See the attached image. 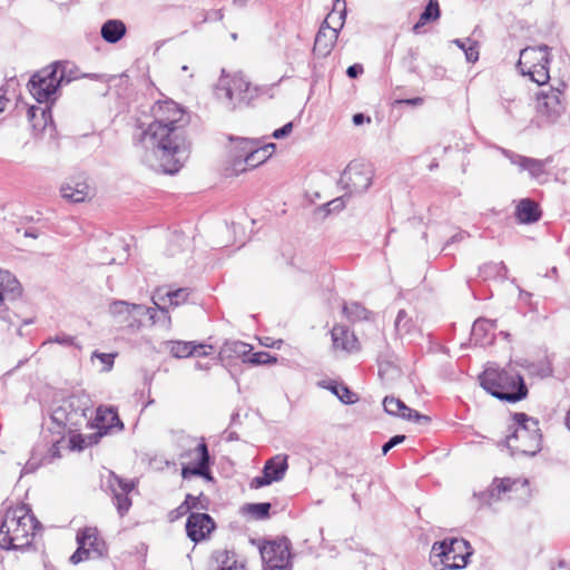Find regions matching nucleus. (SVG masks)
<instances>
[{
  "label": "nucleus",
  "mask_w": 570,
  "mask_h": 570,
  "mask_svg": "<svg viewBox=\"0 0 570 570\" xmlns=\"http://www.w3.org/2000/svg\"><path fill=\"white\" fill-rule=\"evenodd\" d=\"M562 92L559 89H550L548 92L538 94V112L548 121H556L566 109L561 99Z\"/></svg>",
  "instance_id": "obj_14"
},
{
  "label": "nucleus",
  "mask_w": 570,
  "mask_h": 570,
  "mask_svg": "<svg viewBox=\"0 0 570 570\" xmlns=\"http://www.w3.org/2000/svg\"><path fill=\"white\" fill-rule=\"evenodd\" d=\"M127 32L124 21L118 19L107 20L100 29L101 38L108 43H117Z\"/></svg>",
  "instance_id": "obj_29"
},
{
  "label": "nucleus",
  "mask_w": 570,
  "mask_h": 570,
  "mask_svg": "<svg viewBox=\"0 0 570 570\" xmlns=\"http://www.w3.org/2000/svg\"><path fill=\"white\" fill-rule=\"evenodd\" d=\"M373 170L370 165L351 163L341 176V183L350 194H362L372 185Z\"/></svg>",
  "instance_id": "obj_10"
},
{
  "label": "nucleus",
  "mask_w": 570,
  "mask_h": 570,
  "mask_svg": "<svg viewBox=\"0 0 570 570\" xmlns=\"http://www.w3.org/2000/svg\"><path fill=\"white\" fill-rule=\"evenodd\" d=\"M252 351V346L240 341H227L220 348L219 355L224 357L246 356Z\"/></svg>",
  "instance_id": "obj_36"
},
{
  "label": "nucleus",
  "mask_w": 570,
  "mask_h": 570,
  "mask_svg": "<svg viewBox=\"0 0 570 570\" xmlns=\"http://www.w3.org/2000/svg\"><path fill=\"white\" fill-rule=\"evenodd\" d=\"M515 217L522 224H532L540 219L541 210L534 200L523 198L517 205Z\"/></svg>",
  "instance_id": "obj_25"
},
{
  "label": "nucleus",
  "mask_w": 570,
  "mask_h": 570,
  "mask_svg": "<svg viewBox=\"0 0 570 570\" xmlns=\"http://www.w3.org/2000/svg\"><path fill=\"white\" fill-rule=\"evenodd\" d=\"M403 102L407 104V105L416 106V105H421L423 102V99L421 97H415L412 99H405V100H403Z\"/></svg>",
  "instance_id": "obj_58"
},
{
  "label": "nucleus",
  "mask_w": 570,
  "mask_h": 570,
  "mask_svg": "<svg viewBox=\"0 0 570 570\" xmlns=\"http://www.w3.org/2000/svg\"><path fill=\"white\" fill-rule=\"evenodd\" d=\"M106 483L111 492L112 502L117 508L118 514L124 517L132 504L129 493L135 489V482L132 480H125L115 472L109 471Z\"/></svg>",
  "instance_id": "obj_12"
},
{
  "label": "nucleus",
  "mask_w": 570,
  "mask_h": 570,
  "mask_svg": "<svg viewBox=\"0 0 570 570\" xmlns=\"http://www.w3.org/2000/svg\"><path fill=\"white\" fill-rule=\"evenodd\" d=\"M24 236L37 238L38 234L35 230L29 229V230H26Z\"/></svg>",
  "instance_id": "obj_61"
},
{
  "label": "nucleus",
  "mask_w": 570,
  "mask_h": 570,
  "mask_svg": "<svg viewBox=\"0 0 570 570\" xmlns=\"http://www.w3.org/2000/svg\"><path fill=\"white\" fill-rule=\"evenodd\" d=\"M96 426L98 432L95 434V442L115 428L119 431L124 429V424L120 421L117 411L112 407H98L96 414Z\"/></svg>",
  "instance_id": "obj_17"
},
{
  "label": "nucleus",
  "mask_w": 570,
  "mask_h": 570,
  "mask_svg": "<svg viewBox=\"0 0 570 570\" xmlns=\"http://www.w3.org/2000/svg\"><path fill=\"white\" fill-rule=\"evenodd\" d=\"M154 121L139 135L142 160L165 174H176L189 156V144L179 122L183 109L173 100L158 101L153 107Z\"/></svg>",
  "instance_id": "obj_1"
},
{
  "label": "nucleus",
  "mask_w": 570,
  "mask_h": 570,
  "mask_svg": "<svg viewBox=\"0 0 570 570\" xmlns=\"http://www.w3.org/2000/svg\"><path fill=\"white\" fill-rule=\"evenodd\" d=\"M472 554L473 548L468 540L450 538L433 543L430 559L435 567L438 564L436 559H439L442 564L441 570H459L468 564Z\"/></svg>",
  "instance_id": "obj_5"
},
{
  "label": "nucleus",
  "mask_w": 570,
  "mask_h": 570,
  "mask_svg": "<svg viewBox=\"0 0 570 570\" xmlns=\"http://www.w3.org/2000/svg\"><path fill=\"white\" fill-rule=\"evenodd\" d=\"M453 42L464 51V49L468 47V45L471 42V40L468 38L465 40L455 39Z\"/></svg>",
  "instance_id": "obj_56"
},
{
  "label": "nucleus",
  "mask_w": 570,
  "mask_h": 570,
  "mask_svg": "<svg viewBox=\"0 0 570 570\" xmlns=\"http://www.w3.org/2000/svg\"><path fill=\"white\" fill-rule=\"evenodd\" d=\"M189 511H190L189 505L185 499L184 502L171 512V514L175 513L174 518H179L181 515L187 514Z\"/></svg>",
  "instance_id": "obj_51"
},
{
  "label": "nucleus",
  "mask_w": 570,
  "mask_h": 570,
  "mask_svg": "<svg viewBox=\"0 0 570 570\" xmlns=\"http://www.w3.org/2000/svg\"><path fill=\"white\" fill-rule=\"evenodd\" d=\"M66 76V66L56 62L52 66L35 73L28 82L30 94L38 102L48 101L62 82H70Z\"/></svg>",
  "instance_id": "obj_7"
},
{
  "label": "nucleus",
  "mask_w": 570,
  "mask_h": 570,
  "mask_svg": "<svg viewBox=\"0 0 570 570\" xmlns=\"http://www.w3.org/2000/svg\"><path fill=\"white\" fill-rule=\"evenodd\" d=\"M60 193L62 198L72 203H82L91 198V188L86 180L80 178H71L65 183Z\"/></svg>",
  "instance_id": "obj_18"
},
{
  "label": "nucleus",
  "mask_w": 570,
  "mask_h": 570,
  "mask_svg": "<svg viewBox=\"0 0 570 570\" xmlns=\"http://www.w3.org/2000/svg\"><path fill=\"white\" fill-rule=\"evenodd\" d=\"M320 385L331 391L342 403L354 404L358 401L356 393L352 392L345 384L336 381H322Z\"/></svg>",
  "instance_id": "obj_31"
},
{
  "label": "nucleus",
  "mask_w": 570,
  "mask_h": 570,
  "mask_svg": "<svg viewBox=\"0 0 570 570\" xmlns=\"http://www.w3.org/2000/svg\"><path fill=\"white\" fill-rule=\"evenodd\" d=\"M189 296L188 288H178L175 291H168L165 296H161L159 293L156 295L158 301L166 302V298L169 302L170 306L177 307L185 303Z\"/></svg>",
  "instance_id": "obj_37"
},
{
  "label": "nucleus",
  "mask_w": 570,
  "mask_h": 570,
  "mask_svg": "<svg viewBox=\"0 0 570 570\" xmlns=\"http://www.w3.org/2000/svg\"><path fill=\"white\" fill-rule=\"evenodd\" d=\"M464 237H465V233H463V232L458 233L450 238V240L446 243V246L450 245L451 243L460 242V240L464 239Z\"/></svg>",
  "instance_id": "obj_57"
},
{
  "label": "nucleus",
  "mask_w": 570,
  "mask_h": 570,
  "mask_svg": "<svg viewBox=\"0 0 570 570\" xmlns=\"http://www.w3.org/2000/svg\"><path fill=\"white\" fill-rule=\"evenodd\" d=\"M215 528L214 519L207 513L191 512L186 521L187 537L195 543L205 540Z\"/></svg>",
  "instance_id": "obj_15"
},
{
  "label": "nucleus",
  "mask_w": 570,
  "mask_h": 570,
  "mask_svg": "<svg viewBox=\"0 0 570 570\" xmlns=\"http://www.w3.org/2000/svg\"><path fill=\"white\" fill-rule=\"evenodd\" d=\"M230 141L235 142L233 147V168L235 171H244L246 167H244V158L248 155V146L244 144V141H254L253 139L247 138H229Z\"/></svg>",
  "instance_id": "obj_33"
},
{
  "label": "nucleus",
  "mask_w": 570,
  "mask_h": 570,
  "mask_svg": "<svg viewBox=\"0 0 570 570\" xmlns=\"http://www.w3.org/2000/svg\"><path fill=\"white\" fill-rule=\"evenodd\" d=\"M271 503L261 502V503H249L244 510L252 514L257 520L266 519L269 515Z\"/></svg>",
  "instance_id": "obj_40"
},
{
  "label": "nucleus",
  "mask_w": 570,
  "mask_h": 570,
  "mask_svg": "<svg viewBox=\"0 0 570 570\" xmlns=\"http://www.w3.org/2000/svg\"><path fill=\"white\" fill-rule=\"evenodd\" d=\"M502 154L510 160L512 165H515L520 170H527L531 177H539L544 171V161L535 158L525 157L515 154L508 149H501Z\"/></svg>",
  "instance_id": "obj_20"
},
{
  "label": "nucleus",
  "mask_w": 570,
  "mask_h": 570,
  "mask_svg": "<svg viewBox=\"0 0 570 570\" xmlns=\"http://www.w3.org/2000/svg\"><path fill=\"white\" fill-rule=\"evenodd\" d=\"M333 346L344 351H353L356 347L357 340L353 333L344 325H336L332 332Z\"/></svg>",
  "instance_id": "obj_28"
},
{
  "label": "nucleus",
  "mask_w": 570,
  "mask_h": 570,
  "mask_svg": "<svg viewBox=\"0 0 570 570\" xmlns=\"http://www.w3.org/2000/svg\"><path fill=\"white\" fill-rule=\"evenodd\" d=\"M185 499L189 505L190 511L193 509L207 510L209 508V499L204 495V493H200L199 495L187 494Z\"/></svg>",
  "instance_id": "obj_41"
},
{
  "label": "nucleus",
  "mask_w": 570,
  "mask_h": 570,
  "mask_svg": "<svg viewBox=\"0 0 570 570\" xmlns=\"http://www.w3.org/2000/svg\"><path fill=\"white\" fill-rule=\"evenodd\" d=\"M495 328V321L487 318H479L473 323L471 330V341L475 345L487 346L493 343V330Z\"/></svg>",
  "instance_id": "obj_22"
},
{
  "label": "nucleus",
  "mask_w": 570,
  "mask_h": 570,
  "mask_svg": "<svg viewBox=\"0 0 570 570\" xmlns=\"http://www.w3.org/2000/svg\"><path fill=\"white\" fill-rule=\"evenodd\" d=\"M293 130V122H287L283 127L275 129L272 134L273 138L282 139L287 137Z\"/></svg>",
  "instance_id": "obj_48"
},
{
  "label": "nucleus",
  "mask_w": 570,
  "mask_h": 570,
  "mask_svg": "<svg viewBox=\"0 0 570 570\" xmlns=\"http://www.w3.org/2000/svg\"><path fill=\"white\" fill-rule=\"evenodd\" d=\"M395 332L400 337H413L420 330L414 318L405 309H400L394 321Z\"/></svg>",
  "instance_id": "obj_27"
},
{
  "label": "nucleus",
  "mask_w": 570,
  "mask_h": 570,
  "mask_svg": "<svg viewBox=\"0 0 570 570\" xmlns=\"http://www.w3.org/2000/svg\"><path fill=\"white\" fill-rule=\"evenodd\" d=\"M558 568L561 569V570H566L567 569V563L563 560H561L558 563Z\"/></svg>",
  "instance_id": "obj_63"
},
{
  "label": "nucleus",
  "mask_w": 570,
  "mask_h": 570,
  "mask_svg": "<svg viewBox=\"0 0 570 570\" xmlns=\"http://www.w3.org/2000/svg\"><path fill=\"white\" fill-rule=\"evenodd\" d=\"M343 312L352 322L368 320L371 314L370 311H367L364 306L356 302L345 304L343 306Z\"/></svg>",
  "instance_id": "obj_38"
},
{
  "label": "nucleus",
  "mask_w": 570,
  "mask_h": 570,
  "mask_svg": "<svg viewBox=\"0 0 570 570\" xmlns=\"http://www.w3.org/2000/svg\"><path fill=\"white\" fill-rule=\"evenodd\" d=\"M212 561L210 570H243V564L237 562L234 551L217 550L213 553Z\"/></svg>",
  "instance_id": "obj_30"
},
{
  "label": "nucleus",
  "mask_w": 570,
  "mask_h": 570,
  "mask_svg": "<svg viewBox=\"0 0 570 570\" xmlns=\"http://www.w3.org/2000/svg\"><path fill=\"white\" fill-rule=\"evenodd\" d=\"M288 469L287 455L277 454L265 462L263 475L252 480V488L258 489L283 480Z\"/></svg>",
  "instance_id": "obj_13"
},
{
  "label": "nucleus",
  "mask_w": 570,
  "mask_h": 570,
  "mask_svg": "<svg viewBox=\"0 0 570 570\" xmlns=\"http://www.w3.org/2000/svg\"><path fill=\"white\" fill-rule=\"evenodd\" d=\"M39 110L40 109L37 108V107L28 108L27 115H28L29 120H32L36 117V112L39 111Z\"/></svg>",
  "instance_id": "obj_60"
},
{
  "label": "nucleus",
  "mask_w": 570,
  "mask_h": 570,
  "mask_svg": "<svg viewBox=\"0 0 570 570\" xmlns=\"http://www.w3.org/2000/svg\"><path fill=\"white\" fill-rule=\"evenodd\" d=\"M39 466H40V462H39V461H36V460H33V459H30V460L24 464V466L22 468L21 476H22L23 474H28V473H32V472H35Z\"/></svg>",
  "instance_id": "obj_50"
},
{
  "label": "nucleus",
  "mask_w": 570,
  "mask_h": 570,
  "mask_svg": "<svg viewBox=\"0 0 570 570\" xmlns=\"http://www.w3.org/2000/svg\"><path fill=\"white\" fill-rule=\"evenodd\" d=\"M513 421L514 424L510 426L512 432L504 440L511 455H535L541 450L542 443L539 421L525 413H515Z\"/></svg>",
  "instance_id": "obj_4"
},
{
  "label": "nucleus",
  "mask_w": 570,
  "mask_h": 570,
  "mask_svg": "<svg viewBox=\"0 0 570 570\" xmlns=\"http://www.w3.org/2000/svg\"><path fill=\"white\" fill-rule=\"evenodd\" d=\"M441 11L438 0H429L424 10L420 14L419 21L413 26L412 30L414 33H421V28L430 22L435 21L440 18Z\"/></svg>",
  "instance_id": "obj_34"
},
{
  "label": "nucleus",
  "mask_w": 570,
  "mask_h": 570,
  "mask_svg": "<svg viewBox=\"0 0 570 570\" xmlns=\"http://www.w3.org/2000/svg\"><path fill=\"white\" fill-rule=\"evenodd\" d=\"M248 146V155L244 158V167L247 168H256L257 166L264 164L273 154L275 149V144H267L264 146H259L258 140L255 141H244Z\"/></svg>",
  "instance_id": "obj_19"
},
{
  "label": "nucleus",
  "mask_w": 570,
  "mask_h": 570,
  "mask_svg": "<svg viewBox=\"0 0 570 570\" xmlns=\"http://www.w3.org/2000/svg\"><path fill=\"white\" fill-rule=\"evenodd\" d=\"M515 481L507 479H494L492 484L480 494V500L484 504L491 505L501 499V494L512 491Z\"/></svg>",
  "instance_id": "obj_23"
},
{
  "label": "nucleus",
  "mask_w": 570,
  "mask_h": 570,
  "mask_svg": "<svg viewBox=\"0 0 570 570\" xmlns=\"http://www.w3.org/2000/svg\"><path fill=\"white\" fill-rule=\"evenodd\" d=\"M198 454V462L195 465H184L181 469V476L184 479H188L191 475L202 476L206 480H213L210 474L209 465H210V455L208 452V446L203 440L195 449Z\"/></svg>",
  "instance_id": "obj_16"
},
{
  "label": "nucleus",
  "mask_w": 570,
  "mask_h": 570,
  "mask_svg": "<svg viewBox=\"0 0 570 570\" xmlns=\"http://www.w3.org/2000/svg\"><path fill=\"white\" fill-rule=\"evenodd\" d=\"M439 167V163L438 161H432L430 165H429V169L430 170H434Z\"/></svg>",
  "instance_id": "obj_62"
},
{
  "label": "nucleus",
  "mask_w": 570,
  "mask_h": 570,
  "mask_svg": "<svg viewBox=\"0 0 570 570\" xmlns=\"http://www.w3.org/2000/svg\"><path fill=\"white\" fill-rule=\"evenodd\" d=\"M404 440H405V435H403V434H396V435L392 436L386 443L383 444L382 453L384 455L387 454V452L390 450H392L394 446L404 442Z\"/></svg>",
  "instance_id": "obj_46"
},
{
  "label": "nucleus",
  "mask_w": 570,
  "mask_h": 570,
  "mask_svg": "<svg viewBox=\"0 0 570 570\" xmlns=\"http://www.w3.org/2000/svg\"><path fill=\"white\" fill-rule=\"evenodd\" d=\"M170 353L174 357L183 358L191 355H207L206 345H196L194 342L173 341L169 342ZM210 350L212 346H208Z\"/></svg>",
  "instance_id": "obj_26"
},
{
  "label": "nucleus",
  "mask_w": 570,
  "mask_h": 570,
  "mask_svg": "<svg viewBox=\"0 0 570 570\" xmlns=\"http://www.w3.org/2000/svg\"><path fill=\"white\" fill-rule=\"evenodd\" d=\"M173 243H176L177 245L181 246L183 244L188 243V239L183 234H175L173 236Z\"/></svg>",
  "instance_id": "obj_54"
},
{
  "label": "nucleus",
  "mask_w": 570,
  "mask_h": 570,
  "mask_svg": "<svg viewBox=\"0 0 570 570\" xmlns=\"http://www.w3.org/2000/svg\"><path fill=\"white\" fill-rule=\"evenodd\" d=\"M340 2L341 0H336L334 3V10H337V21H335V12L332 11L323 21L318 32L316 33L313 51L320 57H326L331 53L338 38V31L344 24L346 6L343 0L342 8H340Z\"/></svg>",
  "instance_id": "obj_8"
},
{
  "label": "nucleus",
  "mask_w": 570,
  "mask_h": 570,
  "mask_svg": "<svg viewBox=\"0 0 570 570\" xmlns=\"http://www.w3.org/2000/svg\"><path fill=\"white\" fill-rule=\"evenodd\" d=\"M52 342L63 346H72L76 344L75 337L67 334H58L55 337L49 338L46 343Z\"/></svg>",
  "instance_id": "obj_44"
},
{
  "label": "nucleus",
  "mask_w": 570,
  "mask_h": 570,
  "mask_svg": "<svg viewBox=\"0 0 570 570\" xmlns=\"http://www.w3.org/2000/svg\"><path fill=\"white\" fill-rule=\"evenodd\" d=\"M154 303L158 307L160 313L164 315V317L166 318V322L169 324L170 323V316L168 315V309L165 306H160L158 304V302H156L155 299H154Z\"/></svg>",
  "instance_id": "obj_55"
},
{
  "label": "nucleus",
  "mask_w": 570,
  "mask_h": 570,
  "mask_svg": "<svg viewBox=\"0 0 570 570\" xmlns=\"http://www.w3.org/2000/svg\"><path fill=\"white\" fill-rule=\"evenodd\" d=\"M479 381L489 394L501 401L515 403L528 395L523 377L512 370L489 367L480 374Z\"/></svg>",
  "instance_id": "obj_3"
},
{
  "label": "nucleus",
  "mask_w": 570,
  "mask_h": 570,
  "mask_svg": "<svg viewBox=\"0 0 570 570\" xmlns=\"http://www.w3.org/2000/svg\"><path fill=\"white\" fill-rule=\"evenodd\" d=\"M40 522L26 504L7 510L0 525V548L24 551L32 544Z\"/></svg>",
  "instance_id": "obj_2"
},
{
  "label": "nucleus",
  "mask_w": 570,
  "mask_h": 570,
  "mask_svg": "<svg viewBox=\"0 0 570 570\" xmlns=\"http://www.w3.org/2000/svg\"><path fill=\"white\" fill-rule=\"evenodd\" d=\"M94 356H96L97 358H99L107 367L106 370L109 371L111 367H112V364H114V357L115 355L114 354H107V353H99V352H95L94 353Z\"/></svg>",
  "instance_id": "obj_49"
},
{
  "label": "nucleus",
  "mask_w": 570,
  "mask_h": 570,
  "mask_svg": "<svg viewBox=\"0 0 570 570\" xmlns=\"http://www.w3.org/2000/svg\"><path fill=\"white\" fill-rule=\"evenodd\" d=\"M550 48L546 45L538 47H528L520 52V59L518 66L520 67L523 75L528 66L541 62L550 56Z\"/></svg>",
  "instance_id": "obj_24"
},
{
  "label": "nucleus",
  "mask_w": 570,
  "mask_h": 570,
  "mask_svg": "<svg viewBox=\"0 0 570 570\" xmlns=\"http://www.w3.org/2000/svg\"><path fill=\"white\" fill-rule=\"evenodd\" d=\"M248 362L254 365H262V364L275 363L276 358L266 352H257V353H253L248 357Z\"/></svg>",
  "instance_id": "obj_42"
},
{
  "label": "nucleus",
  "mask_w": 570,
  "mask_h": 570,
  "mask_svg": "<svg viewBox=\"0 0 570 570\" xmlns=\"http://www.w3.org/2000/svg\"><path fill=\"white\" fill-rule=\"evenodd\" d=\"M109 312L115 316H124L121 321L127 323H130L129 317L132 313H138L140 315L148 313L154 323L156 322V313L154 308H147L140 304H130L126 301H114L109 305Z\"/></svg>",
  "instance_id": "obj_21"
},
{
  "label": "nucleus",
  "mask_w": 570,
  "mask_h": 570,
  "mask_svg": "<svg viewBox=\"0 0 570 570\" xmlns=\"http://www.w3.org/2000/svg\"><path fill=\"white\" fill-rule=\"evenodd\" d=\"M78 548L77 550L71 554L70 562L73 564H77L90 557V550L87 549V547L83 546V542L77 541Z\"/></svg>",
  "instance_id": "obj_43"
},
{
  "label": "nucleus",
  "mask_w": 570,
  "mask_h": 570,
  "mask_svg": "<svg viewBox=\"0 0 570 570\" xmlns=\"http://www.w3.org/2000/svg\"><path fill=\"white\" fill-rule=\"evenodd\" d=\"M6 102H7L6 99L0 97V112L4 109Z\"/></svg>",
  "instance_id": "obj_64"
},
{
  "label": "nucleus",
  "mask_w": 570,
  "mask_h": 570,
  "mask_svg": "<svg viewBox=\"0 0 570 570\" xmlns=\"http://www.w3.org/2000/svg\"><path fill=\"white\" fill-rule=\"evenodd\" d=\"M328 207L333 206L334 208L343 207L344 203L342 198H336L327 204Z\"/></svg>",
  "instance_id": "obj_59"
},
{
  "label": "nucleus",
  "mask_w": 570,
  "mask_h": 570,
  "mask_svg": "<svg viewBox=\"0 0 570 570\" xmlns=\"http://www.w3.org/2000/svg\"><path fill=\"white\" fill-rule=\"evenodd\" d=\"M22 295L19 281L8 271L0 269V320L13 324L17 314L11 309Z\"/></svg>",
  "instance_id": "obj_9"
},
{
  "label": "nucleus",
  "mask_w": 570,
  "mask_h": 570,
  "mask_svg": "<svg viewBox=\"0 0 570 570\" xmlns=\"http://www.w3.org/2000/svg\"><path fill=\"white\" fill-rule=\"evenodd\" d=\"M362 72H363V67L357 63L350 66L346 70V75L353 79L358 77V75H361Z\"/></svg>",
  "instance_id": "obj_52"
},
{
  "label": "nucleus",
  "mask_w": 570,
  "mask_h": 570,
  "mask_svg": "<svg viewBox=\"0 0 570 570\" xmlns=\"http://www.w3.org/2000/svg\"><path fill=\"white\" fill-rule=\"evenodd\" d=\"M352 120H353V124H354L355 126H360V125H363L365 121H366V122H370V121H371V118H370V117H367V116H365V115H364V114H362V112H357V114H355V115L353 116Z\"/></svg>",
  "instance_id": "obj_53"
},
{
  "label": "nucleus",
  "mask_w": 570,
  "mask_h": 570,
  "mask_svg": "<svg viewBox=\"0 0 570 570\" xmlns=\"http://www.w3.org/2000/svg\"><path fill=\"white\" fill-rule=\"evenodd\" d=\"M261 556L265 570H287L291 566L288 540L267 542L261 548Z\"/></svg>",
  "instance_id": "obj_11"
},
{
  "label": "nucleus",
  "mask_w": 570,
  "mask_h": 570,
  "mask_svg": "<svg viewBox=\"0 0 570 570\" xmlns=\"http://www.w3.org/2000/svg\"><path fill=\"white\" fill-rule=\"evenodd\" d=\"M550 56L541 62H537L535 65L528 66L525 70V75H529L531 80L537 82L538 85H544L550 79L549 76V63Z\"/></svg>",
  "instance_id": "obj_35"
},
{
  "label": "nucleus",
  "mask_w": 570,
  "mask_h": 570,
  "mask_svg": "<svg viewBox=\"0 0 570 570\" xmlns=\"http://www.w3.org/2000/svg\"><path fill=\"white\" fill-rule=\"evenodd\" d=\"M77 541L83 542L85 547H89L90 553L94 552L97 557L102 556V542L98 538L96 528H85L77 533Z\"/></svg>",
  "instance_id": "obj_32"
},
{
  "label": "nucleus",
  "mask_w": 570,
  "mask_h": 570,
  "mask_svg": "<svg viewBox=\"0 0 570 570\" xmlns=\"http://www.w3.org/2000/svg\"><path fill=\"white\" fill-rule=\"evenodd\" d=\"M395 403H396V397L385 396L383 400L384 411L390 415L397 416V404H395Z\"/></svg>",
  "instance_id": "obj_45"
},
{
  "label": "nucleus",
  "mask_w": 570,
  "mask_h": 570,
  "mask_svg": "<svg viewBox=\"0 0 570 570\" xmlns=\"http://www.w3.org/2000/svg\"><path fill=\"white\" fill-rule=\"evenodd\" d=\"M465 58L469 62H475L479 59V50L476 47V42H470L468 47L464 49Z\"/></svg>",
  "instance_id": "obj_47"
},
{
  "label": "nucleus",
  "mask_w": 570,
  "mask_h": 570,
  "mask_svg": "<svg viewBox=\"0 0 570 570\" xmlns=\"http://www.w3.org/2000/svg\"><path fill=\"white\" fill-rule=\"evenodd\" d=\"M397 404V416L409 420L420 422L421 420H429L428 416L420 414L419 412L409 407L403 401L396 397Z\"/></svg>",
  "instance_id": "obj_39"
},
{
  "label": "nucleus",
  "mask_w": 570,
  "mask_h": 570,
  "mask_svg": "<svg viewBox=\"0 0 570 570\" xmlns=\"http://www.w3.org/2000/svg\"><path fill=\"white\" fill-rule=\"evenodd\" d=\"M215 95L219 100L226 101L229 109H235L244 104L248 105L258 96V89L240 73L222 76L215 88Z\"/></svg>",
  "instance_id": "obj_6"
}]
</instances>
